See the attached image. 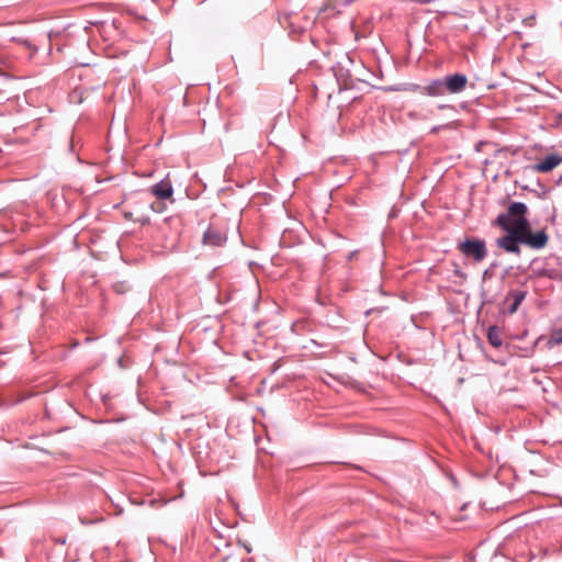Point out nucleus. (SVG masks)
Wrapping results in <instances>:
<instances>
[{
    "label": "nucleus",
    "mask_w": 562,
    "mask_h": 562,
    "mask_svg": "<svg viewBox=\"0 0 562 562\" xmlns=\"http://www.w3.org/2000/svg\"><path fill=\"white\" fill-rule=\"evenodd\" d=\"M335 77L339 87V91L349 90L351 88V78L348 70L344 71L342 68H338L335 71Z\"/></svg>",
    "instance_id": "obj_10"
},
{
    "label": "nucleus",
    "mask_w": 562,
    "mask_h": 562,
    "mask_svg": "<svg viewBox=\"0 0 562 562\" xmlns=\"http://www.w3.org/2000/svg\"><path fill=\"white\" fill-rule=\"evenodd\" d=\"M227 243V235L220 228L209 226L203 233L202 244L210 247H223Z\"/></svg>",
    "instance_id": "obj_4"
},
{
    "label": "nucleus",
    "mask_w": 562,
    "mask_h": 562,
    "mask_svg": "<svg viewBox=\"0 0 562 562\" xmlns=\"http://www.w3.org/2000/svg\"><path fill=\"white\" fill-rule=\"evenodd\" d=\"M554 341L557 344H562V328L558 329L555 333H554Z\"/></svg>",
    "instance_id": "obj_12"
},
{
    "label": "nucleus",
    "mask_w": 562,
    "mask_h": 562,
    "mask_svg": "<svg viewBox=\"0 0 562 562\" xmlns=\"http://www.w3.org/2000/svg\"><path fill=\"white\" fill-rule=\"evenodd\" d=\"M468 77L463 74H451L442 78L431 80L423 87V92L429 97H443L446 94H458L465 90Z\"/></svg>",
    "instance_id": "obj_2"
},
{
    "label": "nucleus",
    "mask_w": 562,
    "mask_h": 562,
    "mask_svg": "<svg viewBox=\"0 0 562 562\" xmlns=\"http://www.w3.org/2000/svg\"><path fill=\"white\" fill-rule=\"evenodd\" d=\"M562 162V157L558 154H551L538 161L533 169L538 172H549Z\"/></svg>",
    "instance_id": "obj_7"
},
{
    "label": "nucleus",
    "mask_w": 562,
    "mask_h": 562,
    "mask_svg": "<svg viewBox=\"0 0 562 562\" xmlns=\"http://www.w3.org/2000/svg\"><path fill=\"white\" fill-rule=\"evenodd\" d=\"M520 244H522V238L509 233L496 240L499 248L516 255H520Z\"/></svg>",
    "instance_id": "obj_6"
},
{
    "label": "nucleus",
    "mask_w": 562,
    "mask_h": 562,
    "mask_svg": "<svg viewBox=\"0 0 562 562\" xmlns=\"http://www.w3.org/2000/svg\"><path fill=\"white\" fill-rule=\"evenodd\" d=\"M150 192L160 200L169 199L173 193V188L168 179H164L150 188Z\"/></svg>",
    "instance_id": "obj_8"
},
{
    "label": "nucleus",
    "mask_w": 562,
    "mask_h": 562,
    "mask_svg": "<svg viewBox=\"0 0 562 562\" xmlns=\"http://www.w3.org/2000/svg\"><path fill=\"white\" fill-rule=\"evenodd\" d=\"M526 296H527V292L526 291H520V290L510 291L507 294L506 300H513V303L508 307L507 313L508 314L516 313L518 307H519V305L526 299Z\"/></svg>",
    "instance_id": "obj_9"
},
{
    "label": "nucleus",
    "mask_w": 562,
    "mask_h": 562,
    "mask_svg": "<svg viewBox=\"0 0 562 562\" xmlns=\"http://www.w3.org/2000/svg\"><path fill=\"white\" fill-rule=\"evenodd\" d=\"M528 207L522 202H513L508 206L506 213H502L496 217L498 225L506 233L514 234L524 239L525 234L530 232L529 221L526 217Z\"/></svg>",
    "instance_id": "obj_1"
},
{
    "label": "nucleus",
    "mask_w": 562,
    "mask_h": 562,
    "mask_svg": "<svg viewBox=\"0 0 562 562\" xmlns=\"http://www.w3.org/2000/svg\"><path fill=\"white\" fill-rule=\"evenodd\" d=\"M487 339H488L490 344L494 347H499L503 344L502 338H501V333H499L498 328L495 326H492L488 328Z\"/></svg>",
    "instance_id": "obj_11"
},
{
    "label": "nucleus",
    "mask_w": 562,
    "mask_h": 562,
    "mask_svg": "<svg viewBox=\"0 0 562 562\" xmlns=\"http://www.w3.org/2000/svg\"><path fill=\"white\" fill-rule=\"evenodd\" d=\"M458 249L465 257L474 259L480 262L487 256L486 244L482 239L468 238L458 245Z\"/></svg>",
    "instance_id": "obj_3"
},
{
    "label": "nucleus",
    "mask_w": 562,
    "mask_h": 562,
    "mask_svg": "<svg viewBox=\"0 0 562 562\" xmlns=\"http://www.w3.org/2000/svg\"><path fill=\"white\" fill-rule=\"evenodd\" d=\"M541 276L552 277L551 273L542 272Z\"/></svg>",
    "instance_id": "obj_13"
},
{
    "label": "nucleus",
    "mask_w": 562,
    "mask_h": 562,
    "mask_svg": "<svg viewBox=\"0 0 562 562\" xmlns=\"http://www.w3.org/2000/svg\"><path fill=\"white\" fill-rule=\"evenodd\" d=\"M549 236L544 228L532 233L531 231L525 234L522 239V244L529 246L532 249H542L548 245Z\"/></svg>",
    "instance_id": "obj_5"
}]
</instances>
